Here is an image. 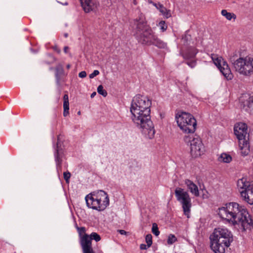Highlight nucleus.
Instances as JSON below:
<instances>
[{
	"mask_svg": "<svg viewBox=\"0 0 253 253\" xmlns=\"http://www.w3.org/2000/svg\"><path fill=\"white\" fill-rule=\"evenodd\" d=\"M151 105L148 97L138 94L133 98L130 108L133 123L148 139H152L155 133L150 116Z\"/></svg>",
	"mask_w": 253,
	"mask_h": 253,
	"instance_id": "1",
	"label": "nucleus"
},
{
	"mask_svg": "<svg viewBox=\"0 0 253 253\" xmlns=\"http://www.w3.org/2000/svg\"><path fill=\"white\" fill-rule=\"evenodd\" d=\"M217 213L221 219L242 231L252 225V220L247 210L236 202L225 204L218 209Z\"/></svg>",
	"mask_w": 253,
	"mask_h": 253,
	"instance_id": "2",
	"label": "nucleus"
},
{
	"mask_svg": "<svg viewBox=\"0 0 253 253\" xmlns=\"http://www.w3.org/2000/svg\"><path fill=\"white\" fill-rule=\"evenodd\" d=\"M211 247L215 253H224L233 242V235L225 228H217L210 236Z\"/></svg>",
	"mask_w": 253,
	"mask_h": 253,
	"instance_id": "3",
	"label": "nucleus"
},
{
	"mask_svg": "<svg viewBox=\"0 0 253 253\" xmlns=\"http://www.w3.org/2000/svg\"><path fill=\"white\" fill-rule=\"evenodd\" d=\"M88 208L99 211H103L109 205V198L107 193L103 190L94 191L85 197Z\"/></svg>",
	"mask_w": 253,
	"mask_h": 253,
	"instance_id": "4",
	"label": "nucleus"
},
{
	"mask_svg": "<svg viewBox=\"0 0 253 253\" xmlns=\"http://www.w3.org/2000/svg\"><path fill=\"white\" fill-rule=\"evenodd\" d=\"M136 26L135 36L139 42L144 44L151 45L156 35L152 29L146 25L145 18L141 15L139 19L134 21Z\"/></svg>",
	"mask_w": 253,
	"mask_h": 253,
	"instance_id": "5",
	"label": "nucleus"
},
{
	"mask_svg": "<svg viewBox=\"0 0 253 253\" xmlns=\"http://www.w3.org/2000/svg\"><path fill=\"white\" fill-rule=\"evenodd\" d=\"M234 134L238 140L239 146L241 155L243 156H247L250 152L249 134L247 125L240 122L235 125L234 127Z\"/></svg>",
	"mask_w": 253,
	"mask_h": 253,
	"instance_id": "6",
	"label": "nucleus"
},
{
	"mask_svg": "<svg viewBox=\"0 0 253 253\" xmlns=\"http://www.w3.org/2000/svg\"><path fill=\"white\" fill-rule=\"evenodd\" d=\"M175 120L180 129L184 133H193L196 129L197 121L194 116L185 112H178Z\"/></svg>",
	"mask_w": 253,
	"mask_h": 253,
	"instance_id": "7",
	"label": "nucleus"
},
{
	"mask_svg": "<svg viewBox=\"0 0 253 253\" xmlns=\"http://www.w3.org/2000/svg\"><path fill=\"white\" fill-rule=\"evenodd\" d=\"M235 70L239 74L244 76H250L253 72V55H248L240 57L236 60L230 58Z\"/></svg>",
	"mask_w": 253,
	"mask_h": 253,
	"instance_id": "8",
	"label": "nucleus"
},
{
	"mask_svg": "<svg viewBox=\"0 0 253 253\" xmlns=\"http://www.w3.org/2000/svg\"><path fill=\"white\" fill-rule=\"evenodd\" d=\"M177 201L181 204L184 214L189 218L192 207L191 199L187 191L180 187H177L174 191Z\"/></svg>",
	"mask_w": 253,
	"mask_h": 253,
	"instance_id": "9",
	"label": "nucleus"
},
{
	"mask_svg": "<svg viewBox=\"0 0 253 253\" xmlns=\"http://www.w3.org/2000/svg\"><path fill=\"white\" fill-rule=\"evenodd\" d=\"M237 187L242 199L250 205L253 204V186L243 177L237 181Z\"/></svg>",
	"mask_w": 253,
	"mask_h": 253,
	"instance_id": "10",
	"label": "nucleus"
},
{
	"mask_svg": "<svg viewBox=\"0 0 253 253\" xmlns=\"http://www.w3.org/2000/svg\"><path fill=\"white\" fill-rule=\"evenodd\" d=\"M184 141L190 145V153L193 157L197 158L203 155L205 151V147L200 138L185 136Z\"/></svg>",
	"mask_w": 253,
	"mask_h": 253,
	"instance_id": "11",
	"label": "nucleus"
},
{
	"mask_svg": "<svg viewBox=\"0 0 253 253\" xmlns=\"http://www.w3.org/2000/svg\"><path fill=\"white\" fill-rule=\"evenodd\" d=\"M211 59L214 65L217 67L220 72L227 80H231L233 78V75L226 61L220 56L215 54H211Z\"/></svg>",
	"mask_w": 253,
	"mask_h": 253,
	"instance_id": "12",
	"label": "nucleus"
},
{
	"mask_svg": "<svg viewBox=\"0 0 253 253\" xmlns=\"http://www.w3.org/2000/svg\"><path fill=\"white\" fill-rule=\"evenodd\" d=\"M79 238L80 243L83 253H95L91 247L89 235L86 233V229L84 227H76Z\"/></svg>",
	"mask_w": 253,
	"mask_h": 253,
	"instance_id": "13",
	"label": "nucleus"
},
{
	"mask_svg": "<svg viewBox=\"0 0 253 253\" xmlns=\"http://www.w3.org/2000/svg\"><path fill=\"white\" fill-rule=\"evenodd\" d=\"M239 102L241 107L247 111L252 106L253 96L249 93H244L240 97Z\"/></svg>",
	"mask_w": 253,
	"mask_h": 253,
	"instance_id": "14",
	"label": "nucleus"
},
{
	"mask_svg": "<svg viewBox=\"0 0 253 253\" xmlns=\"http://www.w3.org/2000/svg\"><path fill=\"white\" fill-rule=\"evenodd\" d=\"M81 5L85 12L94 10L98 6L97 0H80Z\"/></svg>",
	"mask_w": 253,
	"mask_h": 253,
	"instance_id": "15",
	"label": "nucleus"
},
{
	"mask_svg": "<svg viewBox=\"0 0 253 253\" xmlns=\"http://www.w3.org/2000/svg\"><path fill=\"white\" fill-rule=\"evenodd\" d=\"M184 184L190 193L195 197L199 196V190L197 185L190 179L184 180Z\"/></svg>",
	"mask_w": 253,
	"mask_h": 253,
	"instance_id": "16",
	"label": "nucleus"
},
{
	"mask_svg": "<svg viewBox=\"0 0 253 253\" xmlns=\"http://www.w3.org/2000/svg\"><path fill=\"white\" fill-rule=\"evenodd\" d=\"M63 151L61 148L58 147V144H57V146L54 152V157L56 164L57 170L59 171L61 170V165L62 162Z\"/></svg>",
	"mask_w": 253,
	"mask_h": 253,
	"instance_id": "17",
	"label": "nucleus"
},
{
	"mask_svg": "<svg viewBox=\"0 0 253 253\" xmlns=\"http://www.w3.org/2000/svg\"><path fill=\"white\" fill-rule=\"evenodd\" d=\"M63 116L64 117L67 116L69 114V97L67 94H66L63 96Z\"/></svg>",
	"mask_w": 253,
	"mask_h": 253,
	"instance_id": "18",
	"label": "nucleus"
},
{
	"mask_svg": "<svg viewBox=\"0 0 253 253\" xmlns=\"http://www.w3.org/2000/svg\"><path fill=\"white\" fill-rule=\"evenodd\" d=\"M232 160L231 155L226 153H221L218 158V161L221 163H229Z\"/></svg>",
	"mask_w": 253,
	"mask_h": 253,
	"instance_id": "19",
	"label": "nucleus"
},
{
	"mask_svg": "<svg viewBox=\"0 0 253 253\" xmlns=\"http://www.w3.org/2000/svg\"><path fill=\"white\" fill-rule=\"evenodd\" d=\"M197 53V50L194 48H189L185 53L182 52L181 54L185 59H190L194 58Z\"/></svg>",
	"mask_w": 253,
	"mask_h": 253,
	"instance_id": "20",
	"label": "nucleus"
},
{
	"mask_svg": "<svg viewBox=\"0 0 253 253\" xmlns=\"http://www.w3.org/2000/svg\"><path fill=\"white\" fill-rule=\"evenodd\" d=\"M63 75H64L63 66L61 64H58L55 69V77L58 81H59L60 77Z\"/></svg>",
	"mask_w": 253,
	"mask_h": 253,
	"instance_id": "21",
	"label": "nucleus"
},
{
	"mask_svg": "<svg viewBox=\"0 0 253 253\" xmlns=\"http://www.w3.org/2000/svg\"><path fill=\"white\" fill-rule=\"evenodd\" d=\"M158 10L166 18H168L171 16L170 10H168L163 4L159 5Z\"/></svg>",
	"mask_w": 253,
	"mask_h": 253,
	"instance_id": "22",
	"label": "nucleus"
},
{
	"mask_svg": "<svg viewBox=\"0 0 253 253\" xmlns=\"http://www.w3.org/2000/svg\"><path fill=\"white\" fill-rule=\"evenodd\" d=\"M151 44H153L159 48H164L166 47V44L159 39L156 36L154 38V41L152 42Z\"/></svg>",
	"mask_w": 253,
	"mask_h": 253,
	"instance_id": "23",
	"label": "nucleus"
},
{
	"mask_svg": "<svg viewBox=\"0 0 253 253\" xmlns=\"http://www.w3.org/2000/svg\"><path fill=\"white\" fill-rule=\"evenodd\" d=\"M151 44H153L159 48H164L166 47V44L159 39L156 36L154 38V41L152 42Z\"/></svg>",
	"mask_w": 253,
	"mask_h": 253,
	"instance_id": "24",
	"label": "nucleus"
},
{
	"mask_svg": "<svg viewBox=\"0 0 253 253\" xmlns=\"http://www.w3.org/2000/svg\"><path fill=\"white\" fill-rule=\"evenodd\" d=\"M221 14L228 20H231L232 19L235 20L236 18V16L235 14L228 12L225 9L221 11Z\"/></svg>",
	"mask_w": 253,
	"mask_h": 253,
	"instance_id": "25",
	"label": "nucleus"
},
{
	"mask_svg": "<svg viewBox=\"0 0 253 253\" xmlns=\"http://www.w3.org/2000/svg\"><path fill=\"white\" fill-rule=\"evenodd\" d=\"M89 236L91 245L92 240H94L96 242H99L101 240L100 236L96 232H92L90 235H89Z\"/></svg>",
	"mask_w": 253,
	"mask_h": 253,
	"instance_id": "26",
	"label": "nucleus"
},
{
	"mask_svg": "<svg viewBox=\"0 0 253 253\" xmlns=\"http://www.w3.org/2000/svg\"><path fill=\"white\" fill-rule=\"evenodd\" d=\"M97 92L99 94L102 95L104 97H106L107 95V91L104 89L102 85H99L97 87Z\"/></svg>",
	"mask_w": 253,
	"mask_h": 253,
	"instance_id": "27",
	"label": "nucleus"
},
{
	"mask_svg": "<svg viewBox=\"0 0 253 253\" xmlns=\"http://www.w3.org/2000/svg\"><path fill=\"white\" fill-rule=\"evenodd\" d=\"M177 240L176 237L173 234H170L168 238L167 243L169 245H172Z\"/></svg>",
	"mask_w": 253,
	"mask_h": 253,
	"instance_id": "28",
	"label": "nucleus"
},
{
	"mask_svg": "<svg viewBox=\"0 0 253 253\" xmlns=\"http://www.w3.org/2000/svg\"><path fill=\"white\" fill-rule=\"evenodd\" d=\"M158 26L160 28V29L162 32L165 31L168 28L167 24L164 21H161L159 23Z\"/></svg>",
	"mask_w": 253,
	"mask_h": 253,
	"instance_id": "29",
	"label": "nucleus"
},
{
	"mask_svg": "<svg viewBox=\"0 0 253 253\" xmlns=\"http://www.w3.org/2000/svg\"><path fill=\"white\" fill-rule=\"evenodd\" d=\"M152 237L151 234H148L145 237V241L147 244V247H150L152 244Z\"/></svg>",
	"mask_w": 253,
	"mask_h": 253,
	"instance_id": "30",
	"label": "nucleus"
},
{
	"mask_svg": "<svg viewBox=\"0 0 253 253\" xmlns=\"http://www.w3.org/2000/svg\"><path fill=\"white\" fill-rule=\"evenodd\" d=\"M152 233L155 235L156 236H158L160 234V232L159 231L157 225L156 223H153L152 229Z\"/></svg>",
	"mask_w": 253,
	"mask_h": 253,
	"instance_id": "31",
	"label": "nucleus"
},
{
	"mask_svg": "<svg viewBox=\"0 0 253 253\" xmlns=\"http://www.w3.org/2000/svg\"><path fill=\"white\" fill-rule=\"evenodd\" d=\"M64 178L66 182L68 183L69 181V179L71 177V174L69 172H64L63 173Z\"/></svg>",
	"mask_w": 253,
	"mask_h": 253,
	"instance_id": "32",
	"label": "nucleus"
},
{
	"mask_svg": "<svg viewBox=\"0 0 253 253\" xmlns=\"http://www.w3.org/2000/svg\"><path fill=\"white\" fill-rule=\"evenodd\" d=\"M99 74V72L98 70H94L93 73L90 74L89 76V78L93 79L96 76L98 75Z\"/></svg>",
	"mask_w": 253,
	"mask_h": 253,
	"instance_id": "33",
	"label": "nucleus"
},
{
	"mask_svg": "<svg viewBox=\"0 0 253 253\" xmlns=\"http://www.w3.org/2000/svg\"><path fill=\"white\" fill-rule=\"evenodd\" d=\"M79 76L81 78H85L86 76V73L85 71H82L79 74Z\"/></svg>",
	"mask_w": 253,
	"mask_h": 253,
	"instance_id": "34",
	"label": "nucleus"
},
{
	"mask_svg": "<svg viewBox=\"0 0 253 253\" xmlns=\"http://www.w3.org/2000/svg\"><path fill=\"white\" fill-rule=\"evenodd\" d=\"M187 64L191 68H193L196 66V62L192 61L191 62H187Z\"/></svg>",
	"mask_w": 253,
	"mask_h": 253,
	"instance_id": "35",
	"label": "nucleus"
},
{
	"mask_svg": "<svg viewBox=\"0 0 253 253\" xmlns=\"http://www.w3.org/2000/svg\"><path fill=\"white\" fill-rule=\"evenodd\" d=\"M53 49L58 53H60L61 52L60 49L56 45L53 47Z\"/></svg>",
	"mask_w": 253,
	"mask_h": 253,
	"instance_id": "36",
	"label": "nucleus"
},
{
	"mask_svg": "<svg viewBox=\"0 0 253 253\" xmlns=\"http://www.w3.org/2000/svg\"><path fill=\"white\" fill-rule=\"evenodd\" d=\"M149 247H147V245H145V244H141L140 246V248L141 250H146L147 248H148Z\"/></svg>",
	"mask_w": 253,
	"mask_h": 253,
	"instance_id": "37",
	"label": "nucleus"
},
{
	"mask_svg": "<svg viewBox=\"0 0 253 253\" xmlns=\"http://www.w3.org/2000/svg\"><path fill=\"white\" fill-rule=\"evenodd\" d=\"M118 232L121 234V235H126V232L124 230H119Z\"/></svg>",
	"mask_w": 253,
	"mask_h": 253,
	"instance_id": "38",
	"label": "nucleus"
},
{
	"mask_svg": "<svg viewBox=\"0 0 253 253\" xmlns=\"http://www.w3.org/2000/svg\"><path fill=\"white\" fill-rule=\"evenodd\" d=\"M69 49V47L65 46L64 48V52L66 53H68Z\"/></svg>",
	"mask_w": 253,
	"mask_h": 253,
	"instance_id": "39",
	"label": "nucleus"
},
{
	"mask_svg": "<svg viewBox=\"0 0 253 253\" xmlns=\"http://www.w3.org/2000/svg\"><path fill=\"white\" fill-rule=\"evenodd\" d=\"M160 4H161V3H153V5L156 7V8L158 9V7H159V5Z\"/></svg>",
	"mask_w": 253,
	"mask_h": 253,
	"instance_id": "40",
	"label": "nucleus"
},
{
	"mask_svg": "<svg viewBox=\"0 0 253 253\" xmlns=\"http://www.w3.org/2000/svg\"><path fill=\"white\" fill-rule=\"evenodd\" d=\"M160 4H161V3H153V5L156 7V8L158 9V7H159V5Z\"/></svg>",
	"mask_w": 253,
	"mask_h": 253,
	"instance_id": "41",
	"label": "nucleus"
},
{
	"mask_svg": "<svg viewBox=\"0 0 253 253\" xmlns=\"http://www.w3.org/2000/svg\"><path fill=\"white\" fill-rule=\"evenodd\" d=\"M96 93L95 92H93V93H92L91 94V96H90L91 98L94 97V96L96 95Z\"/></svg>",
	"mask_w": 253,
	"mask_h": 253,
	"instance_id": "42",
	"label": "nucleus"
},
{
	"mask_svg": "<svg viewBox=\"0 0 253 253\" xmlns=\"http://www.w3.org/2000/svg\"><path fill=\"white\" fill-rule=\"evenodd\" d=\"M70 67H71V65L69 64L67 65L66 68H67V69H69L70 68Z\"/></svg>",
	"mask_w": 253,
	"mask_h": 253,
	"instance_id": "43",
	"label": "nucleus"
},
{
	"mask_svg": "<svg viewBox=\"0 0 253 253\" xmlns=\"http://www.w3.org/2000/svg\"><path fill=\"white\" fill-rule=\"evenodd\" d=\"M148 2L149 3L152 4H153V3H154V2H153L151 0H148Z\"/></svg>",
	"mask_w": 253,
	"mask_h": 253,
	"instance_id": "44",
	"label": "nucleus"
},
{
	"mask_svg": "<svg viewBox=\"0 0 253 253\" xmlns=\"http://www.w3.org/2000/svg\"><path fill=\"white\" fill-rule=\"evenodd\" d=\"M64 36H65V37L67 38L68 37V34L67 33L65 34Z\"/></svg>",
	"mask_w": 253,
	"mask_h": 253,
	"instance_id": "45",
	"label": "nucleus"
},
{
	"mask_svg": "<svg viewBox=\"0 0 253 253\" xmlns=\"http://www.w3.org/2000/svg\"><path fill=\"white\" fill-rule=\"evenodd\" d=\"M78 115H80V114H81V112H80V111H79V112H78Z\"/></svg>",
	"mask_w": 253,
	"mask_h": 253,
	"instance_id": "46",
	"label": "nucleus"
}]
</instances>
